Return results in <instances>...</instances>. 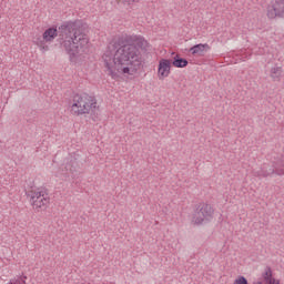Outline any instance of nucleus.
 I'll list each match as a JSON object with an SVG mask.
<instances>
[{"label":"nucleus","mask_w":284,"mask_h":284,"mask_svg":"<svg viewBox=\"0 0 284 284\" xmlns=\"http://www.w3.org/2000/svg\"><path fill=\"white\" fill-rule=\"evenodd\" d=\"M148 40L142 36H122L108 47L102 59L106 74L119 79L121 74H136L143 58L141 50L148 48Z\"/></svg>","instance_id":"f257e3e1"},{"label":"nucleus","mask_w":284,"mask_h":284,"mask_svg":"<svg viewBox=\"0 0 284 284\" xmlns=\"http://www.w3.org/2000/svg\"><path fill=\"white\" fill-rule=\"evenodd\" d=\"M57 37L60 48L69 54L71 61L87 54L90 48V38L81 20L64 22L58 29L51 27L43 32L42 37L37 38L34 43L40 50L48 52L50 47L47 43H52Z\"/></svg>","instance_id":"f03ea898"},{"label":"nucleus","mask_w":284,"mask_h":284,"mask_svg":"<svg viewBox=\"0 0 284 284\" xmlns=\"http://www.w3.org/2000/svg\"><path fill=\"white\" fill-rule=\"evenodd\" d=\"M97 111V98L87 93L77 94L73 98V104L71 105V112L75 116L83 114H92Z\"/></svg>","instance_id":"7ed1b4c3"},{"label":"nucleus","mask_w":284,"mask_h":284,"mask_svg":"<svg viewBox=\"0 0 284 284\" xmlns=\"http://www.w3.org/2000/svg\"><path fill=\"white\" fill-rule=\"evenodd\" d=\"M27 196L33 210H45L50 205V194L47 189H32L27 192Z\"/></svg>","instance_id":"20e7f679"},{"label":"nucleus","mask_w":284,"mask_h":284,"mask_svg":"<svg viewBox=\"0 0 284 284\" xmlns=\"http://www.w3.org/2000/svg\"><path fill=\"white\" fill-rule=\"evenodd\" d=\"M213 214L214 209H212V205L200 204L193 215V223H195V225H201L202 223H205V221H210Z\"/></svg>","instance_id":"39448f33"},{"label":"nucleus","mask_w":284,"mask_h":284,"mask_svg":"<svg viewBox=\"0 0 284 284\" xmlns=\"http://www.w3.org/2000/svg\"><path fill=\"white\" fill-rule=\"evenodd\" d=\"M266 14L270 19H284V0H273Z\"/></svg>","instance_id":"423d86ee"},{"label":"nucleus","mask_w":284,"mask_h":284,"mask_svg":"<svg viewBox=\"0 0 284 284\" xmlns=\"http://www.w3.org/2000/svg\"><path fill=\"white\" fill-rule=\"evenodd\" d=\"M172 68V62L166 59H162L159 62V77L160 79H165V77H170V70Z\"/></svg>","instance_id":"0eeeda50"},{"label":"nucleus","mask_w":284,"mask_h":284,"mask_svg":"<svg viewBox=\"0 0 284 284\" xmlns=\"http://www.w3.org/2000/svg\"><path fill=\"white\" fill-rule=\"evenodd\" d=\"M189 52L193 54V57H205V52H210V44L200 43L190 48Z\"/></svg>","instance_id":"6e6552de"},{"label":"nucleus","mask_w":284,"mask_h":284,"mask_svg":"<svg viewBox=\"0 0 284 284\" xmlns=\"http://www.w3.org/2000/svg\"><path fill=\"white\" fill-rule=\"evenodd\" d=\"M274 172H275L274 168H270L267 164H263L261 170L255 172V176L265 179L267 176H272V174H274Z\"/></svg>","instance_id":"1a4fd4ad"},{"label":"nucleus","mask_w":284,"mask_h":284,"mask_svg":"<svg viewBox=\"0 0 284 284\" xmlns=\"http://www.w3.org/2000/svg\"><path fill=\"white\" fill-rule=\"evenodd\" d=\"M282 74H283V68L273 67L271 69V79H273V81H281V75Z\"/></svg>","instance_id":"9d476101"},{"label":"nucleus","mask_w":284,"mask_h":284,"mask_svg":"<svg viewBox=\"0 0 284 284\" xmlns=\"http://www.w3.org/2000/svg\"><path fill=\"white\" fill-rule=\"evenodd\" d=\"M173 65L174 68H185L187 67V61L183 58H179V55H175L173 60Z\"/></svg>","instance_id":"9b49d317"},{"label":"nucleus","mask_w":284,"mask_h":284,"mask_svg":"<svg viewBox=\"0 0 284 284\" xmlns=\"http://www.w3.org/2000/svg\"><path fill=\"white\" fill-rule=\"evenodd\" d=\"M264 281L267 283L270 281H272L274 277H272V268H270V266H267L264 271V273L262 274Z\"/></svg>","instance_id":"f8f14e48"},{"label":"nucleus","mask_w":284,"mask_h":284,"mask_svg":"<svg viewBox=\"0 0 284 284\" xmlns=\"http://www.w3.org/2000/svg\"><path fill=\"white\" fill-rule=\"evenodd\" d=\"M273 170L275 171L274 174H277V176H283V174H284V164L275 165Z\"/></svg>","instance_id":"ddd939ff"},{"label":"nucleus","mask_w":284,"mask_h":284,"mask_svg":"<svg viewBox=\"0 0 284 284\" xmlns=\"http://www.w3.org/2000/svg\"><path fill=\"white\" fill-rule=\"evenodd\" d=\"M233 284H248L247 283V278H245V276H240L237 277Z\"/></svg>","instance_id":"4468645a"},{"label":"nucleus","mask_w":284,"mask_h":284,"mask_svg":"<svg viewBox=\"0 0 284 284\" xmlns=\"http://www.w3.org/2000/svg\"><path fill=\"white\" fill-rule=\"evenodd\" d=\"M141 0H122L124 6H134V3H139Z\"/></svg>","instance_id":"2eb2a0df"},{"label":"nucleus","mask_w":284,"mask_h":284,"mask_svg":"<svg viewBox=\"0 0 284 284\" xmlns=\"http://www.w3.org/2000/svg\"><path fill=\"white\" fill-rule=\"evenodd\" d=\"M267 284H280L278 281H276V278L270 280L268 282H266Z\"/></svg>","instance_id":"dca6fc26"},{"label":"nucleus","mask_w":284,"mask_h":284,"mask_svg":"<svg viewBox=\"0 0 284 284\" xmlns=\"http://www.w3.org/2000/svg\"><path fill=\"white\" fill-rule=\"evenodd\" d=\"M67 170H69L70 172H73L72 168H70V166H67Z\"/></svg>","instance_id":"f3484780"}]
</instances>
